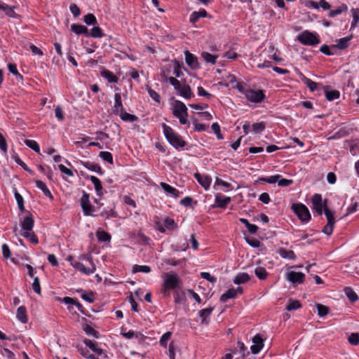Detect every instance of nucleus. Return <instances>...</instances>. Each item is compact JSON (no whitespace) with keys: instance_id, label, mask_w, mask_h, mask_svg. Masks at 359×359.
<instances>
[{"instance_id":"nucleus-1","label":"nucleus","mask_w":359,"mask_h":359,"mask_svg":"<svg viewBox=\"0 0 359 359\" xmlns=\"http://www.w3.org/2000/svg\"><path fill=\"white\" fill-rule=\"evenodd\" d=\"M163 134L168 142L175 149H179L186 145V142L182 137L174 130L165 123L162 124Z\"/></svg>"},{"instance_id":"nucleus-2","label":"nucleus","mask_w":359,"mask_h":359,"mask_svg":"<svg viewBox=\"0 0 359 359\" xmlns=\"http://www.w3.org/2000/svg\"><path fill=\"white\" fill-rule=\"evenodd\" d=\"M163 78L166 81H168L172 85L177 93L184 99L189 100L194 97V93L191 87L189 85H182L179 80L172 76H167L163 74Z\"/></svg>"},{"instance_id":"nucleus-3","label":"nucleus","mask_w":359,"mask_h":359,"mask_svg":"<svg viewBox=\"0 0 359 359\" xmlns=\"http://www.w3.org/2000/svg\"><path fill=\"white\" fill-rule=\"evenodd\" d=\"M187 107L184 102L180 100H175L172 104V114L174 116L179 119V122L182 125L190 126V123L187 119L188 113Z\"/></svg>"},{"instance_id":"nucleus-4","label":"nucleus","mask_w":359,"mask_h":359,"mask_svg":"<svg viewBox=\"0 0 359 359\" xmlns=\"http://www.w3.org/2000/svg\"><path fill=\"white\" fill-rule=\"evenodd\" d=\"M238 90L245 95L248 101L252 103H261L266 97L263 90H253L251 88H245L243 87H239Z\"/></svg>"},{"instance_id":"nucleus-5","label":"nucleus","mask_w":359,"mask_h":359,"mask_svg":"<svg viewBox=\"0 0 359 359\" xmlns=\"http://www.w3.org/2000/svg\"><path fill=\"white\" fill-rule=\"evenodd\" d=\"M67 260L70 262V264L76 270L86 275L93 274L96 270V266L93 262L92 257H87V261L90 263V267H86L82 263L75 261L72 256H68Z\"/></svg>"},{"instance_id":"nucleus-6","label":"nucleus","mask_w":359,"mask_h":359,"mask_svg":"<svg viewBox=\"0 0 359 359\" xmlns=\"http://www.w3.org/2000/svg\"><path fill=\"white\" fill-rule=\"evenodd\" d=\"M291 209L296 214L298 218L304 223H307L311 220V214L308 208L302 203H293Z\"/></svg>"},{"instance_id":"nucleus-7","label":"nucleus","mask_w":359,"mask_h":359,"mask_svg":"<svg viewBox=\"0 0 359 359\" xmlns=\"http://www.w3.org/2000/svg\"><path fill=\"white\" fill-rule=\"evenodd\" d=\"M298 40L306 46H315L320 43L318 35L309 31H304L298 36Z\"/></svg>"},{"instance_id":"nucleus-8","label":"nucleus","mask_w":359,"mask_h":359,"mask_svg":"<svg viewBox=\"0 0 359 359\" xmlns=\"http://www.w3.org/2000/svg\"><path fill=\"white\" fill-rule=\"evenodd\" d=\"M182 281L176 273H166V278L163 280V287L175 290L180 287Z\"/></svg>"},{"instance_id":"nucleus-9","label":"nucleus","mask_w":359,"mask_h":359,"mask_svg":"<svg viewBox=\"0 0 359 359\" xmlns=\"http://www.w3.org/2000/svg\"><path fill=\"white\" fill-rule=\"evenodd\" d=\"M324 213L327 220V224L323 228L322 232L327 236L332 235L335 223L334 212L325 206Z\"/></svg>"},{"instance_id":"nucleus-10","label":"nucleus","mask_w":359,"mask_h":359,"mask_svg":"<svg viewBox=\"0 0 359 359\" xmlns=\"http://www.w3.org/2000/svg\"><path fill=\"white\" fill-rule=\"evenodd\" d=\"M324 213L327 220V224L323 228L322 232L327 236L332 235L335 223L334 212L325 206Z\"/></svg>"},{"instance_id":"nucleus-11","label":"nucleus","mask_w":359,"mask_h":359,"mask_svg":"<svg viewBox=\"0 0 359 359\" xmlns=\"http://www.w3.org/2000/svg\"><path fill=\"white\" fill-rule=\"evenodd\" d=\"M82 194H83L80 200V204L84 215L95 217V215L92 214V211L94 210V207L90 203L89 194H87L85 191H83Z\"/></svg>"},{"instance_id":"nucleus-12","label":"nucleus","mask_w":359,"mask_h":359,"mask_svg":"<svg viewBox=\"0 0 359 359\" xmlns=\"http://www.w3.org/2000/svg\"><path fill=\"white\" fill-rule=\"evenodd\" d=\"M313 209L321 215L325 211V206L327 207V200L323 203L322 196L320 194H315L311 198Z\"/></svg>"},{"instance_id":"nucleus-13","label":"nucleus","mask_w":359,"mask_h":359,"mask_svg":"<svg viewBox=\"0 0 359 359\" xmlns=\"http://www.w3.org/2000/svg\"><path fill=\"white\" fill-rule=\"evenodd\" d=\"M252 342L253 344L250 346L251 351L253 354H257L264 346V340L259 334H257L252 338Z\"/></svg>"},{"instance_id":"nucleus-14","label":"nucleus","mask_w":359,"mask_h":359,"mask_svg":"<svg viewBox=\"0 0 359 359\" xmlns=\"http://www.w3.org/2000/svg\"><path fill=\"white\" fill-rule=\"evenodd\" d=\"M124 110L121 95L120 93H116L114 94V104L111 107V111L114 114L118 116Z\"/></svg>"},{"instance_id":"nucleus-15","label":"nucleus","mask_w":359,"mask_h":359,"mask_svg":"<svg viewBox=\"0 0 359 359\" xmlns=\"http://www.w3.org/2000/svg\"><path fill=\"white\" fill-rule=\"evenodd\" d=\"M287 276L288 280L292 284H302L305 278V275L302 272L290 271Z\"/></svg>"},{"instance_id":"nucleus-16","label":"nucleus","mask_w":359,"mask_h":359,"mask_svg":"<svg viewBox=\"0 0 359 359\" xmlns=\"http://www.w3.org/2000/svg\"><path fill=\"white\" fill-rule=\"evenodd\" d=\"M185 61L188 66L192 69H197L199 68V63L197 57L189 50L184 52Z\"/></svg>"},{"instance_id":"nucleus-17","label":"nucleus","mask_w":359,"mask_h":359,"mask_svg":"<svg viewBox=\"0 0 359 359\" xmlns=\"http://www.w3.org/2000/svg\"><path fill=\"white\" fill-rule=\"evenodd\" d=\"M34 225V220L32 215H27L24 217L20 224L22 232L33 230Z\"/></svg>"},{"instance_id":"nucleus-18","label":"nucleus","mask_w":359,"mask_h":359,"mask_svg":"<svg viewBox=\"0 0 359 359\" xmlns=\"http://www.w3.org/2000/svg\"><path fill=\"white\" fill-rule=\"evenodd\" d=\"M198 182L205 189H208L211 184L212 180L209 176L202 175L200 173L194 174Z\"/></svg>"},{"instance_id":"nucleus-19","label":"nucleus","mask_w":359,"mask_h":359,"mask_svg":"<svg viewBox=\"0 0 359 359\" xmlns=\"http://www.w3.org/2000/svg\"><path fill=\"white\" fill-rule=\"evenodd\" d=\"M231 201V197L225 196L222 198V196L217 195L215 200V205L213 206L225 209Z\"/></svg>"},{"instance_id":"nucleus-20","label":"nucleus","mask_w":359,"mask_h":359,"mask_svg":"<svg viewBox=\"0 0 359 359\" xmlns=\"http://www.w3.org/2000/svg\"><path fill=\"white\" fill-rule=\"evenodd\" d=\"M81 163L86 168L90 171L95 172L99 175H103L104 173L101 167L97 163L90 161H81Z\"/></svg>"},{"instance_id":"nucleus-21","label":"nucleus","mask_w":359,"mask_h":359,"mask_svg":"<svg viewBox=\"0 0 359 359\" xmlns=\"http://www.w3.org/2000/svg\"><path fill=\"white\" fill-rule=\"evenodd\" d=\"M213 311L212 307H209L206 309H201L199 311V316L201 318V323L205 325L209 324V317L211 315L212 312Z\"/></svg>"},{"instance_id":"nucleus-22","label":"nucleus","mask_w":359,"mask_h":359,"mask_svg":"<svg viewBox=\"0 0 359 359\" xmlns=\"http://www.w3.org/2000/svg\"><path fill=\"white\" fill-rule=\"evenodd\" d=\"M161 187L165 192L172 195L174 198H177L180 196V191L168 184L165 182H161Z\"/></svg>"},{"instance_id":"nucleus-23","label":"nucleus","mask_w":359,"mask_h":359,"mask_svg":"<svg viewBox=\"0 0 359 359\" xmlns=\"http://www.w3.org/2000/svg\"><path fill=\"white\" fill-rule=\"evenodd\" d=\"M71 30L76 34H83L86 36H89L88 28L82 25L72 24L71 25Z\"/></svg>"},{"instance_id":"nucleus-24","label":"nucleus","mask_w":359,"mask_h":359,"mask_svg":"<svg viewBox=\"0 0 359 359\" xmlns=\"http://www.w3.org/2000/svg\"><path fill=\"white\" fill-rule=\"evenodd\" d=\"M207 16V11L205 9L201 8L198 11H194L191 14L189 21L191 23L194 24L199 20L200 18H205Z\"/></svg>"},{"instance_id":"nucleus-25","label":"nucleus","mask_w":359,"mask_h":359,"mask_svg":"<svg viewBox=\"0 0 359 359\" xmlns=\"http://www.w3.org/2000/svg\"><path fill=\"white\" fill-rule=\"evenodd\" d=\"M16 317L19 321L22 323H27V309L25 306H20L18 308Z\"/></svg>"},{"instance_id":"nucleus-26","label":"nucleus","mask_w":359,"mask_h":359,"mask_svg":"<svg viewBox=\"0 0 359 359\" xmlns=\"http://www.w3.org/2000/svg\"><path fill=\"white\" fill-rule=\"evenodd\" d=\"M100 75L107 79L109 83H117L118 78L111 71L104 69L100 72Z\"/></svg>"},{"instance_id":"nucleus-27","label":"nucleus","mask_w":359,"mask_h":359,"mask_svg":"<svg viewBox=\"0 0 359 359\" xmlns=\"http://www.w3.org/2000/svg\"><path fill=\"white\" fill-rule=\"evenodd\" d=\"M278 254L282 258L294 260L296 259V255L292 250H288L285 248H280L278 250Z\"/></svg>"},{"instance_id":"nucleus-28","label":"nucleus","mask_w":359,"mask_h":359,"mask_svg":"<svg viewBox=\"0 0 359 359\" xmlns=\"http://www.w3.org/2000/svg\"><path fill=\"white\" fill-rule=\"evenodd\" d=\"M20 235L29 240L33 244H38L39 239L33 230L20 233Z\"/></svg>"},{"instance_id":"nucleus-29","label":"nucleus","mask_w":359,"mask_h":359,"mask_svg":"<svg viewBox=\"0 0 359 359\" xmlns=\"http://www.w3.org/2000/svg\"><path fill=\"white\" fill-rule=\"evenodd\" d=\"M347 11H348L347 5L345 4H342L339 7H337L336 9L331 10L328 13V16L330 18H334L337 15L341 14L344 12H346Z\"/></svg>"},{"instance_id":"nucleus-30","label":"nucleus","mask_w":359,"mask_h":359,"mask_svg":"<svg viewBox=\"0 0 359 359\" xmlns=\"http://www.w3.org/2000/svg\"><path fill=\"white\" fill-rule=\"evenodd\" d=\"M35 183H36V187L38 189H41L46 196H47L51 199L53 198L51 192L48 189L47 186L46 185V184L43 182H42L41 180H36L35 182Z\"/></svg>"},{"instance_id":"nucleus-31","label":"nucleus","mask_w":359,"mask_h":359,"mask_svg":"<svg viewBox=\"0 0 359 359\" xmlns=\"http://www.w3.org/2000/svg\"><path fill=\"white\" fill-rule=\"evenodd\" d=\"M118 116L123 121L133 123L136 121L138 118L135 115L127 113L125 110L120 113Z\"/></svg>"},{"instance_id":"nucleus-32","label":"nucleus","mask_w":359,"mask_h":359,"mask_svg":"<svg viewBox=\"0 0 359 359\" xmlns=\"http://www.w3.org/2000/svg\"><path fill=\"white\" fill-rule=\"evenodd\" d=\"M250 279V276L247 273H239L233 279V283L239 285L248 282Z\"/></svg>"},{"instance_id":"nucleus-33","label":"nucleus","mask_w":359,"mask_h":359,"mask_svg":"<svg viewBox=\"0 0 359 359\" xmlns=\"http://www.w3.org/2000/svg\"><path fill=\"white\" fill-rule=\"evenodd\" d=\"M351 36L344 37L338 39L334 47L339 48V50L346 49L349 45V41L351 40Z\"/></svg>"},{"instance_id":"nucleus-34","label":"nucleus","mask_w":359,"mask_h":359,"mask_svg":"<svg viewBox=\"0 0 359 359\" xmlns=\"http://www.w3.org/2000/svg\"><path fill=\"white\" fill-rule=\"evenodd\" d=\"M90 181L94 184L95 189L98 196L102 195V186L101 181L95 176H91L90 177Z\"/></svg>"},{"instance_id":"nucleus-35","label":"nucleus","mask_w":359,"mask_h":359,"mask_svg":"<svg viewBox=\"0 0 359 359\" xmlns=\"http://www.w3.org/2000/svg\"><path fill=\"white\" fill-rule=\"evenodd\" d=\"M236 296V290L234 288L229 289L226 292L222 294L220 297V301L226 302L229 299H233Z\"/></svg>"},{"instance_id":"nucleus-36","label":"nucleus","mask_w":359,"mask_h":359,"mask_svg":"<svg viewBox=\"0 0 359 359\" xmlns=\"http://www.w3.org/2000/svg\"><path fill=\"white\" fill-rule=\"evenodd\" d=\"M344 292L348 297V299L351 302H355L358 299V294L353 291V290L351 287H346L344 289Z\"/></svg>"},{"instance_id":"nucleus-37","label":"nucleus","mask_w":359,"mask_h":359,"mask_svg":"<svg viewBox=\"0 0 359 359\" xmlns=\"http://www.w3.org/2000/svg\"><path fill=\"white\" fill-rule=\"evenodd\" d=\"M302 306L301 303L298 300L289 299L288 304L286 306V310L288 311L297 310L300 309Z\"/></svg>"},{"instance_id":"nucleus-38","label":"nucleus","mask_w":359,"mask_h":359,"mask_svg":"<svg viewBox=\"0 0 359 359\" xmlns=\"http://www.w3.org/2000/svg\"><path fill=\"white\" fill-rule=\"evenodd\" d=\"M83 330L88 336H92L95 338H99L100 337V333L88 324L84 325Z\"/></svg>"},{"instance_id":"nucleus-39","label":"nucleus","mask_w":359,"mask_h":359,"mask_svg":"<svg viewBox=\"0 0 359 359\" xmlns=\"http://www.w3.org/2000/svg\"><path fill=\"white\" fill-rule=\"evenodd\" d=\"M256 276L260 280H265L267 278L268 273L264 267L259 266L255 269Z\"/></svg>"},{"instance_id":"nucleus-40","label":"nucleus","mask_w":359,"mask_h":359,"mask_svg":"<svg viewBox=\"0 0 359 359\" xmlns=\"http://www.w3.org/2000/svg\"><path fill=\"white\" fill-rule=\"evenodd\" d=\"M202 58L207 62L212 65L215 64L217 56L212 55L208 52H203L201 53Z\"/></svg>"},{"instance_id":"nucleus-41","label":"nucleus","mask_w":359,"mask_h":359,"mask_svg":"<svg viewBox=\"0 0 359 359\" xmlns=\"http://www.w3.org/2000/svg\"><path fill=\"white\" fill-rule=\"evenodd\" d=\"M340 93L337 90H332L325 92V97L328 101H333L339 97Z\"/></svg>"},{"instance_id":"nucleus-42","label":"nucleus","mask_w":359,"mask_h":359,"mask_svg":"<svg viewBox=\"0 0 359 359\" xmlns=\"http://www.w3.org/2000/svg\"><path fill=\"white\" fill-rule=\"evenodd\" d=\"M83 22L88 25H95L97 24V19L93 13H88L84 15Z\"/></svg>"},{"instance_id":"nucleus-43","label":"nucleus","mask_w":359,"mask_h":359,"mask_svg":"<svg viewBox=\"0 0 359 359\" xmlns=\"http://www.w3.org/2000/svg\"><path fill=\"white\" fill-rule=\"evenodd\" d=\"M96 236L100 242H107L111 239V236L104 231H97Z\"/></svg>"},{"instance_id":"nucleus-44","label":"nucleus","mask_w":359,"mask_h":359,"mask_svg":"<svg viewBox=\"0 0 359 359\" xmlns=\"http://www.w3.org/2000/svg\"><path fill=\"white\" fill-rule=\"evenodd\" d=\"M150 271H151V268L149 266H147V265L135 264L133 266V273H138V272L149 273Z\"/></svg>"},{"instance_id":"nucleus-45","label":"nucleus","mask_w":359,"mask_h":359,"mask_svg":"<svg viewBox=\"0 0 359 359\" xmlns=\"http://www.w3.org/2000/svg\"><path fill=\"white\" fill-rule=\"evenodd\" d=\"M25 144H26V146H27L28 147H29L30 149L34 150L35 152H36V153L40 152L39 145L35 140H26L25 141Z\"/></svg>"},{"instance_id":"nucleus-46","label":"nucleus","mask_w":359,"mask_h":359,"mask_svg":"<svg viewBox=\"0 0 359 359\" xmlns=\"http://www.w3.org/2000/svg\"><path fill=\"white\" fill-rule=\"evenodd\" d=\"M281 177L280 175H275L268 177H261L259 179V181H262L264 182H267L269 184H274L278 183V179Z\"/></svg>"},{"instance_id":"nucleus-47","label":"nucleus","mask_w":359,"mask_h":359,"mask_svg":"<svg viewBox=\"0 0 359 359\" xmlns=\"http://www.w3.org/2000/svg\"><path fill=\"white\" fill-rule=\"evenodd\" d=\"M103 35L102 29L97 26H95L91 29L90 34H89V36L93 38H102Z\"/></svg>"},{"instance_id":"nucleus-48","label":"nucleus","mask_w":359,"mask_h":359,"mask_svg":"<svg viewBox=\"0 0 359 359\" xmlns=\"http://www.w3.org/2000/svg\"><path fill=\"white\" fill-rule=\"evenodd\" d=\"M99 156L104 161L113 164V156L112 154L109 151H100Z\"/></svg>"},{"instance_id":"nucleus-49","label":"nucleus","mask_w":359,"mask_h":359,"mask_svg":"<svg viewBox=\"0 0 359 359\" xmlns=\"http://www.w3.org/2000/svg\"><path fill=\"white\" fill-rule=\"evenodd\" d=\"M303 81L311 91L313 92L317 89L318 83L316 82H314L305 76L304 77Z\"/></svg>"},{"instance_id":"nucleus-50","label":"nucleus","mask_w":359,"mask_h":359,"mask_svg":"<svg viewBox=\"0 0 359 359\" xmlns=\"http://www.w3.org/2000/svg\"><path fill=\"white\" fill-rule=\"evenodd\" d=\"M147 90L151 98H152L156 102L160 103L161 97L157 92H156L154 90H153L149 86L147 87Z\"/></svg>"},{"instance_id":"nucleus-51","label":"nucleus","mask_w":359,"mask_h":359,"mask_svg":"<svg viewBox=\"0 0 359 359\" xmlns=\"http://www.w3.org/2000/svg\"><path fill=\"white\" fill-rule=\"evenodd\" d=\"M81 297L88 303H93L95 301V295L92 291L88 292H83Z\"/></svg>"},{"instance_id":"nucleus-52","label":"nucleus","mask_w":359,"mask_h":359,"mask_svg":"<svg viewBox=\"0 0 359 359\" xmlns=\"http://www.w3.org/2000/svg\"><path fill=\"white\" fill-rule=\"evenodd\" d=\"M316 306L318 310V315L320 317H324L328 313L329 309L326 306L318 304Z\"/></svg>"},{"instance_id":"nucleus-53","label":"nucleus","mask_w":359,"mask_h":359,"mask_svg":"<svg viewBox=\"0 0 359 359\" xmlns=\"http://www.w3.org/2000/svg\"><path fill=\"white\" fill-rule=\"evenodd\" d=\"M348 342L353 346H357L359 344V333H351L348 338Z\"/></svg>"},{"instance_id":"nucleus-54","label":"nucleus","mask_w":359,"mask_h":359,"mask_svg":"<svg viewBox=\"0 0 359 359\" xmlns=\"http://www.w3.org/2000/svg\"><path fill=\"white\" fill-rule=\"evenodd\" d=\"M8 69L9 70V72L14 74L15 76H16L17 79H22V76L18 72V69H17V66L15 64H12V63H10L8 65Z\"/></svg>"},{"instance_id":"nucleus-55","label":"nucleus","mask_w":359,"mask_h":359,"mask_svg":"<svg viewBox=\"0 0 359 359\" xmlns=\"http://www.w3.org/2000/svg\"><path fill=\"white\" fill-rule=\"evenodd\" d=\"M212 130L217 135L218 140H223L224 137L221 133L220 126L217 123H213L211 126Z\"/></svg>"},{"instance_id":"nucleus-56","label":"nucleus","mask_w":359,"mask_h":359,"mask_svg":"<svg viewBox=\"0 0 359 359\" xmlns=\"http://www.w3.org/2000/svg\"><path fill=\"white\" fill-rule=\"evenodd\" d=\"M100 215L102 217H104L106 219H109V217H116V213L113 208L109 210L104 209L103 211L100 213Z\"/></svg>"},{"instance_id":"nucleus-57","label":"nucleus","mask_w":359,"mask_h":359,"mask_svg":"<svg viewBox=\"0 0 359 359\" xmlns=\"http://www.w3.org/2000/svg\"><path fill=\"white\" fill-rule=\"evenodd\" d=\"M252 130L255 133H259L265 129V124L263 122L253 123Z\"/></svg>"},{"instance_id":"nucleus-58","label":"nucleus","mask_w":359,"mask_h":359,"mask_svg":"<svg viewBox=\"0 0 359 359\" xmlns=\"http://www.w3.org/2000/svg\"><path fill=\"white\" fill-rule=\"evenodd\" d=\"M15 161L16 162V163L19 165H20L25 170H26L27 172H28L30 174H33L34 172L28 168V166L27 165V164L25 163H24L19 156H15Z\"/></svg>"},{"instance_id":"nucleus-59","label":"nucleus","mask_w":359,"mask_h":359,"mask_svg":"<svg viewBox=\"0 0 359 359\" xmlns=\"http://www.w3.org/2000/svg\"><path fill=\"white\" fill-rule=\"evenodd\" d=\"M173 74L175 76V78H176V79L180 77L182 75V72L181 70V67L180 65V63L176 60H174Z\"/></svg>"},{"instance_id":"nucleus-60","label":"nucleus","mask_w":359,"mask_h":359,"mask_svg":"<svg viewBox=\"0 0 359 359\" xmlns=\"http://www.w3.org/2000/svg\"><path fill=\"white\" fill-rule=\"evenodd\" d=\"M32 287L33 290L36 294H41V286H40L39 278L38 277H35L34 278V281L32 284Z\"/></svg>"},{"instance_id":"nucleus-61","label":"nucleus","mask_w":359,"mask_h":359,"mask_svg":"<svg viewBox=\"0 0 359 359\" xmlns=\"http://www.w3.org/2000/svg\"><path fill=\"white\" fill-rule=\"evenodd\" d=\"M201 278H203V279L212 283H215L217 280V278L216 277L212 276L210 273L208 272H201Z\"/></svg>"},{"instance_id":"nucleus-62","label":"nucleus","mask_w":359,"mask_h":359,"mask_svg":"<svg viewBox=\"0 0 359 359\" xmlns=\"http://www.w3.org/2000/svg\"><path fill=\"white\" fill-rule=\"evenodd\" d=\"M4 8H4V11L8 16L11 17V18H17L18 15L14 11L15 7H11L6 4Z\"/></svg>"},{"instance_id":"nucleus-63","label":"nucleus","mask_w":359,"mask_h":359,"mask_svg":"<svg viewBox=\"0 0 359 359\" xmlns=\"http://www.w3.org/2000/svg\"><path fill=\"white\" fill-rule=\"evenodd\" d=\"M70 11L74 18H77L81 14V10L76 4H72L69 6Z\"/></svg>"},{"instance_id":"nucleus-64","label":"nucleus","mask_w":359,"mask_h":359,"mask_svg":"<svg viewBox=\"0 0 359 359\" xmlns=\"http://www.w3.org/2000/svg\"><path fill=\"white\" fill-rule=\"evenodd\" d=\"M164 226L168 229H172L176 226V224H175V222L173 219L170 218V217H167L164 220Z\"/></svg>"}]
</instances>
